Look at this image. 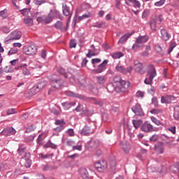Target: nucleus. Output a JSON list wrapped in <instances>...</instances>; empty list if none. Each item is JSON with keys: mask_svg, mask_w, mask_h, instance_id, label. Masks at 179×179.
<instances>
[{"mask_svg": "<svg viewBox=\"0 0 179 179\" xmlns=\"http://www.w3.org/2000/svg\"><path fill=\"white\" fill-rule=\"evenodd\" d=\"M157 139H159V136L155 134L150 137V141H151V142H156Z\"/></svg>", "mask_w": 179, "mask_h": 179, "instance_id": "56", "label": "nucleus"}, {"mask_svg": "<svg viewBox=\"0 0 179 179\" xmlns=\"http://www.w3.org/2000/svg\"><path fill=\"white\" fill-rule=\"evenodd\" d=\"M141 131L145 134H149V132H155L156 128H155L152 124L149 123V122L146 121L141 125Z\"/></svg>", "mask_w": 179, "mask_h": 179, "instance_id": "4", "label": "nucleus"}, {"mask_svg": "<svg viewBox=\"0 0 179 179\" xmlns=\"http://www.w3.org/2000/svg\"><path fill=\"white\" fill-rule=\"evenodd\" d=\"M179 106H176L175 108H174V113H173V118L175 120H176L177 121L179 120Z\"/></svg>", "mask_w": 179, "mask_h": 179, "instance_id": "35", "label": "nucleus"}, {"mask_svg": "<svg viewBox=\"0 0 179 179\" xmlns=\"http://www.w3.org/2000/svg\"><path fill=\"white\" fill-rule=\"evenodd\" d=\"M57 71L60 75H64V78H68V73L65 72V69L60 68Z\"/></svg>", "mask_w": 179, "mask_h": 179, "instance_id": "47", "label": "nucleus"}, {"mask_svg": "<svg viewBox=\"0 0 179 179\" xmlns=\"http://www.w3.org/2000/svg\"><path fill=\"white\" fill-rule=\"evenodd\" d=\"M97 83H99V85H104L106 83V77L103 76H99L96 77Z\"/></svg>", "mask_w": 179, "mask_h": 179, "instance_id": "32", "label": "nucleus"}, {"mask_svg": "<svg viewBox=\"0 0 179 179\" xmlns=\"http://www.w3.org/2000/svg\"><path fill=\"white\" fill-rule=\"evenodd\" d=\"M176 43H171L167 50L168 54H171V52L173 51V50H174V48H176Z\"/></svg>", "mask_w": 179, "mask_h": 179, "instance_id": "43", "label": "nucleus"}, {"mask_svg": "<svg viewBox=\"0 0 179 179\" xmlns=\"http://www.w3.org/2000/svg\"><path fill=\"white\" fill-rule=\"evenodd\" d=\"M20 68L22 71V75H24L25 76H29V75H30V71L27 69V65L22 64L20 67L17 68V69H19Z\"/></svg>", "mask_w": 179, "mask_h": 179, "instance_id": "22", "label": "nucleus"}, {"mask_svg": "<svg viewBox=\"0 0 179 179\" xmlns=\"http://www.w3.org/2000/svg\"><path fill=\"white\" fill-rule=\"evenodd\" d=\"M106 22H96L94 25V27H97L98 29H101L103 27H106Z\"/></svg>", "mask_w": 179, "mask_h": 179, "instance_id": "40", "label": "nucleus"}, {"mask_svg": "<svg viewBox=\"0 0 179 179\" xmlns=\"http://www.w3.org/2000/svg\"><path fill=\"white\" fill-rule=\"evenodd\" d=\"M155 150L157 153L163 154L164 153V145L163 143L159 142L155 145Z\"/></svg>", "mask_w": 179, "mask_h": 179, "instance_id": "17", "label": "nucleus"}, {"mask_svg": "<svg viewBox=\"0 0 179 179\" xmlns=\"http://www.w3.org/2000/svg\"><path fill=\"white\" fill-rule=\"evenodd\" d=\"M53 19H54V17L50 13L45 18V24H48L49 23H51V22H52Z\"/></svg>", "mask_w": 179, "mask_h": 179, "instance_id": "42", "label": "nucleus"}, {"mask_svg": "<svg viewBox=\"0 0 179 179\" xmlns=\"http://www.w3.org/2000/svg\"><path fill=\"white\" fill-rule=\"evenodd\" d=\"M85 83H86V80H85L84 78L78 79V86H80V87H84Z\"/></svg>", "mask_w": 179, "mask_h": 179, "instance_id": "45", "label": "nucleus"}, {"mask_svg": "<svg viewBox=\"0 0 179 179\" xmlns=\"http://www.w3.org/2000/svg\"><path fill=\"white\" fill-rule=\"evenodd\" d=\"M170 37H171V35L169 34L166 29H161V38L164 41H168V40H170Z\"/></svg>", "mask_w": 179, "mask_h": 179, "instance_id": "16", "label": "nucleus"}, {"mask_svg": "<svg viewBox=\"0 0 179 179\" xmlns=\"http://www.w3.org/2000/svg\"><path fill=\"white\" fill-rule=\"evenodd\" d=\"M50 13L52 16L53 19H54V17H57V19H59L61 17L59 11H58L57 10H50Z\"/></svg>", "mask_w": 179, "mask_h": 179, "instance_id": "34", "label": "nucleus"}, {"mask_svg": "<svg viewBox=\"0 0 179 179\" xmlns=\"http://www.w3.org/2000/svg\"><path fill=\"white\" fill-rule=\"evenodd\" d=\"M147 78L144 80L145 85H152L153 79L157 76V73L156 72V67L152 64L150 65L147 72Z\"/></svg>", "mask_w": 179, "mask_h": 179, "instance_id": "1", "label": "nucleus"}, {"mask_svg": "<svg viewBox=\"0 0 179 179\" xmlns=\"http://www.w3.org/2000/svg\"><path fill=\"white\" fill-rule=\"evenodd\" d=\"M101 62V59L99 58L92 59V64H93V65H94V64H100Z\"/></svg>", "mask_w": 179, "mask_h": 179, "instance_id": "59", "label": "nucleus"}, {"mask_svg": "<svg viewBox=\"0 0 179 179\" xmlns=\"http://www.w3.org/2000/svg\"><path fill=\"white\" fill-rule=\"evenodd\" d=\"M1 134L6 136H10V135H15V134H16V130L13 127H7L4 129Z\"/></svg>", "mask_w": 179, "mask_h": 179, "instance_id": "15", "label": "nucleus"}, {"mask_svg": "<svg viewBox=\"0 0 179 179\" xmlns=\"http://www.w3.org/2000/svg\"><path fill=\"white\" fill-rule=\"evenodd\" d=\"M137 43H140V44H143L145 43H148L149 41V36H140L136 38Z\"/></svg>", "mask_w": 179, "mask_h": 179, "instance_id": "21", "label": "nucleus"}, {"mask_svg": "<svg viewBox=\"0 0 179 179\" xmlns=\"http://www.w3.org/2000/svg\"><path fill=\"white\" fill-rule=\"evenodd\" d=\"M131 110L136 115H138L139 117H142L145 115V113H143V110L142 109V107L141 106V104L136 103L134 106L131 108Z\"/></svg>", "mask_w": 179, "mask_h": 179, "instance_id": "9", "label": "nucleus"}, {"mask_svg": "<svg viewBox=\"0 0 179 179\" xmlns=\"http://www.w3.org/2000/svg\"><path fill=\"white\" fill-rule=\"evenodd\" d=\"M83 110V106L79 104L74 110L73 111H76L77 113H80Z\"/></svg>", "mask_w": 179, "mask_h": 179, "instance_id": "55", "label": "nucleus"}, {"mask_svg": "<svg viewBox=\"0 0 179 179\" xmlns=\"http://www.w3.org/2000/svg\"><path fill=\"white\" fill-rule=\"evenodd\" d=\"M121 89H124L125 90H128L129 89V86H131V83L128 81L122 80L120 82Z\"/></svg>", "mask_w": 179, "mask_h": 179, "instance_id": "28", "label": "nucleus"}, {"mask_svg": "<svg viewBox=\"0 0 179 179\" xmlns=\"http://www.w3.org/2000/svg\"><path fill=\"white\" fill-rule=\"evenodd\" d=\"M131 36H132V34H124L120 38V40L117 42V44H124V43L127 42V40H128V38H129V37H131Z\"/></svg>", "mask_w": 179, "mask_h": 179, "instance_id": "20", "label": "nucleus"}, {"mask_svg": "<svg viewBox=\"0 0 179 179\" xmlns=\"http://www.w3.org/2000/svg\"><path fill=\"white\" fill-rule=\"evenodd\" d=\"M36 87L38 89L39 91H41V89H44V87H45V82L43 81L38 83V84L36 85Z\"/></svg>", "mask_w": 179, "mask_h": 179, "instance_id": "44", "label": "nucleus"}, {"mask_svg": "<svg viewBox=\"0 0 179 179\" xmlns=\"http://www.w3.org/2000/svg\"><path fill=\"white\" fill-rule=\"evenodd\" d=\"M122 149L124 152V153H129V150H131V145L129 144H124L122 145Z\"/></svg>", "mask_w": 179, "mask_h": 179, "instance_id": "39", "label": "nucleus"}, {"mask_svg": "<svg viewBox=\"0 0 179 179\" xmlns=\"http://www.w3.org/2000/svg\"><path fill=\"white\" fill-rule=\"evenodd\" d=\"M145 96V92L142 91H138L136 92V96L137 97H143Z\"/></svg>", "mask_w": 179, "mask_h": 179, "instance_id": "62", "label": "nucleus"}, {"mask_svg": "<svg viewBox=\"0 0 179 179\" xmlns=\"http://www.w3.org/2000/svg\"><path fill=\"white\" fill-rule=\"evenodd\" d=\"M24 23L27 26L31 27L33 24V19L30 17H25L24 19Z\"/></svg>", "mask_w": 179, "mask_h": 179, "instance_id": "37", "label": "nucleus"}, {"mask_svg": "<svg viewBox=\"0 0 179 179\" xmlns=\"http://www.w3.org/2000/svg\"><path fill=\"white\" fill-rule=\"evenodd\" d=\"M78 17V13H76V15L73 18V22H75V23L81 22V20H84V19H87L89 17H92V13H87L85 14H83L82 16H79L78 18H76Z\"/></svg>", "mask_w": 179, "mask_h": 179, "instance_id": "14", "label": "nucleus"}, {"mask_svg": "<svg viewBox=\"0 0 179 179\" xmlns=\"http://www.w3.org/2000/svg\"><path fill=\"white\" fill-rule=\"evenodd\" d=\"M149 24H150V29H151V30H152V31H156V30H157L156 19H152L150 21Z\"/></svg>", "mask_w": 179, "mask_h": 179, "instance_id": "25", "label": "nucleus"}, {"mask_svg": "<svg viewBox=\"0 0 179 179\" xmlns=\"http://www.w3.org/2000/svg\"><path fill=\"white\" fill-rule=\"evenodd\" d=\"M80 174L81 176V177L85 179V178H87V176L89 175V173H87V170H86V169L85 168H82L80 169Z\"/></svg>", "mask_w": 179, "mask_h": 179, "instance_id": "31", "label": "nucleus"}, {"mask_svg": "<svg viewBox=\"0 0 179 179\" xmlns=\"http://www.w3.org/2000/svg\"><path fill=\"white\" fill-rule=\"evenodd\" d=\"M7 115H11L12 114H16L17 111L15 108H10L7 110Z\"/></svg>", "mask_w": 179, "mask_h": 179, "instance_id": "49", "label": "nucleus"}, {"mask_svg": "<svg viewBox=\"0 0 179 179\" xmlns=\"http://www.w3.org/2000/svg\"><path fill=\"white\" fill-rule=\"evenodd\" d=\"M76 103L75 102H64L62 103V106L64 107V110H69L71 107L75 106Z\"/></svg>", "mask_w": 179, "mask_h": 179, "instance_id": "27", "label": "nucleus"}, {"mask_svg": "<svg viewBox=\"0 0 179 179\" xmlns=\"http://www.w3.org/2000/svg\"><path fill=\"white\" fill-rule=\"evenodd\" d=\"M112 58L114 59H118V58H121V57H124V54L121 52H117L111 55Z\"/></svg>", "mask_w": 179, "mask_h": 179, "instance_id": "36", "label": "nucleus"}, {"mask_svg": "<svg viewBox=\"0 0 179 179\" xmlns=\"http://www.w3.org/2000/svg\"><path fill=\"white\" fill-rule=\"evenodd\" d=\"M115 69L117 72H120V73H123V75H127V73H129V75H131L132 72V69H134V67H132V66H129L127 69H125L124 66L117 64L115 66Z\"/></svg>", "mask_w": 179, "mask_h": 179, "instance_id": "7", "label": "nucleus"}, {"mask_svg": "<svg viewBox=\"0 0 179 179\" xmlns=\"http://www.w3.org/2000/svg\"><path fill=\"white\" fill-rule=\"evenodd\" d=\"M45 1L44 0H34V3H35V5H43V3H45Z\"/></svg>", "mask_w": 179, "mask_h": 179, "instance_id": "57", "label": "nucleus"}, {"mask_svg": "<svg viewBox=\"0 0 179 179\" xmlns=\"http://www.w3.org/2000/svg\"><path fill=\"white\" fill-rule=\"evenodd\" d=\"M17 51H19V50L16 48H11L8 52V55H13V54H16Z\"/></svg>", "mask_w": 179, "mask_h": 179, "instance_id": "50", "label": "nucleus"}, {"mask_svg": "<svg viewBox=\"0 0 179 179\" xmlns=\"http://www.w3.org/2000/svg\"><path fill=\"white\" fill-rule=\"evenodd\" d=\"M51 80V86L55 89H62L65 85V81L61 79L55 78V76L50 78Z\"/></svg>", "mask_w": 179, "mask_h": 179, "instance_id": "2", "label": "nucleus"}, {"mask_svg": "<svg viewBox=\"0 0 179 179\" xmlns=\"http://www.w3.org/2000/svg\"><path fill=\"white\" fill-rule=\"evenodd\" d=\"M55 29H57L58 30H61L62 31H66V29L62 27V21H57L55 24Z\"/></svg>", "mask_w": 179, "mask_h": 179, "instance_id": "29", "label": "nucleus"}, {"mask_svg": "<svg viewBox=\"0 0 179 179\" xmlns=\"http://www.w3.org/2000/svg\"><path fill=\"white\" fill-rule=\"evenodd\" d=\"M100 146V141L99 140H92L88 143V150L93 151Z\"/></svg>", "mask_w": 179, "mask_h": 179, "instance_id": "12", "label": "nucleus"}, {"mask_svg": "<svg viewBox=\"0 0 179 179\" xmlns=\"http://www.w3.org/2000/svg\"><path fill=\"white\" fill-rule=\"evenodd\" d=\"M66 132L69 135V136H75V131H73V130L72 129H69Z\"/></svg>", "mask_w": 179, "mask_h": 179, "instance_id": "61", "label": "nucleus"}, {"mask_svg": "<svg viewBox=\"0 0 179 179\" xmlns=\"http://www.w3.org/2000/svg\"><path fill=\"white\" fill-rule=\"evenodd\" d=\"M150 120L154 122V124H155V125H157L158 127L160 125H163V123H162L160 120H157V118L153 116L150 117Z\"/></svg>", "mask_w": 179, "mask_h": 179, "instance_id": "38", "label": "nucleus"}, {"mask_svg": "<svg viewBox=\"0 0 179 179\" xmlns=\"http://www.w3.org/2000/svg\"><path fill=\"white\" fill-rule=\"evenodd\" d=\"M65 94H66V96H69V97H76L77 99H82V95H79L71 91H66Z\"/></svg>", "mask_w": 179, "mask_h": 179, "instance_id": "26", "label": "nucleus"}, {"mask_svg": "<svg viewBox=\"0 0 179 179\" xmlns=\"http://www.w3.org/2000/svg\"><path fill=\"white\" fill-rule=\"evenodd\" d=\"M177 98L172 95H166L163 96L161 98V103L162 104H171V103H176Z\"/></svg>", "mask_w": 179, "mask_h": 179, "instance_id": "6", "label": "nucleus"}, {"mask_svg": "<svg viewBox=\"0 0 179 179\" xmlns=\"http://www.w3.org/2000/svg\"><path fill=\"white\" fill-rule=\"evenodd\" d=\"M64 128V127L62 125L56 127L55 130L56 131V132H61V131H63Z\"/></svg>", "mask_w": 179, "mask_h": 179, "instance_id": "64", "label": "nucleus"}, {"mask_svg": "<svg viewBox=\"0 0 179 179\" xmlns=\"http://www.w3.org/2000/svg\"><path fill=\"white\" fill-rule=\"evenodd\" d=\"M94 132V130L92 129V127L89 125H85L81 130L80 134L84 136H89V135H92Z\"/></svg>", "mask_w": 179, "mask_h": 179, "instance_id": "10", "label": "nucleus"}, {"mask_svg": "<svg viewBox=\"0 0 179 179\" xmlns=\"http://www.w3.org/2000/svg\"><path fill=\"white\" fill-rule=\"evenodd\" d=\"M113 80L115 82V83H120L121 82H122V80H121V77H120L119 76H116L114 77Z\"/></svg>", "mask_w": 179, "mask_h": 179, "instance_id": "51", "label": "nucleus"}, {"mask_svg": "<svg viewBox=\"0 0 179 179\" xmlns=\"http://www.w3.org/2000/svg\"><path fill=\"white\" fill-rule=\"evenodd\" d=\"M34 129H36V126H34V125H31V126H29V127H27V128L26 129L25 132H26L27 134H30V132H32V131H34Z\"/></svg>", "mask_w": 179, "mask_h": 179, "instance_id": "46", "label": "nucleus"}, {"mask_svg": "<svg viewBox=\"0 0 179 179\" xmlns=\"http://www.w3.org/2000/svg\"><path fill=\"white\" fill-rule=\"evenodd\" d=\"M6 41H10L12 40H20L22 38V31L19 30L13 31L8 36Z\"/></svg>", "mask_w": 179, "mask_h": 179, "instance_id": "5", "label": "nucleus"}, {"mask_svg": "<svg viewBox=\"0 0 179 179\" xmlns=\"http://www.w3.org/2000/svg\"><path fill=\"white\" fill-rule=\"evenodd\" d=\"M164 2H166V0H160L159 1H157L155 3V6H162V5H164Z\"/></svg>", "mask_w": 179, "mask_h": 179, "instance_id": "54", "label": "nucleus"}, {"mask_svg": "<svg viewBox=\"0 0 179 179\" xmlns=\"http://www.w3.org/2000/svg\"><path fill=\"white\" fill-rule=\"evenodd\" d=\"M94 167L99 171H103V170H106L107 169V162L103 160L99 161L95 163Z\"/></svg>", "mask_w": 179, "mask_h": 179, "instance_id": "13", "label": "nucleus"}, {"mask_svg": "<svg viewBox=\"0 0 179 179\" xmlns=\"http://www.w3.org/2000/svg\"><path fill=\"white\" fill-rule=\"evenodd\" d=\"M135 71L136 72L141 73V75H143V73H145V71H143V65H142V63L135 66Z\"/></svg>", "mask_w": 179, "mask_h": 179, "instance_id": "30", "label": "nucleus"}, {"mask_svg": "<svg viewBox=\"0 0 179 179\" xmlns=\"http://www.w3.org/2000/svg\"><path fill=\"white\" fill-rule=\"evenodd\" d=\"M132 124L135 128V129H138V128H141L143 124V122L142 120H132Z\"/></svg>", "mask_w": 179, "mask_h": 179, "instance_id": "23", "label": "nucleus"}, {"mask_svg": "<svg viewBox=\"0 0 179 179\" xmlns=\"http://www.w3.org/2000/svg\"><path fill=\"white\" fill-rule=\"evenodd\" d=\"M141 47V43H138V41H136V43L132 46V49L134 50V51H136V50H138V48Z\"/></svg>", "mask_w": 179, "mask_h": 179, "instance_id": "48", "label": "nucleus"}, {"mask_svg": "<svg viewBox=\"0 0 179 179\" xmlns=\"http://www.w3.org/2000/svg\"><path fill=\"white\" fill-rule=\"evenodd\" d=\"M22 159L24 162V166L26 167V169H30V167L31 166V160H30V155L27 157L23 156Z\"/></svg>", "mask_w": 179, "mask_h": 179, "instance_id": "19", "label": "nucleus"}, {"mask_svg": "<svg viewBox=\"0 0 179 179\" xmlns=\"http://www.w3.org/2000/svg\"><path fill=\"white\" fill-rule=\"evenodd\" d=\"M6 9L0 11L1 17H2L3 19H6Z\"/></svg>", "mask_w": 179, "mask_h": 179, "instance_id": "53", "label": "nucleus"}, {"mask_svg": "<svg viewBox=\"0 0 179 179\" xmlns=\"http://www.w3.org/2000/svg\"><path fill=\"white\" fill-rule=\"evenodd\" d=\"M38 92H40L38 88L36 86H34L29 90V94L30 96H34V94H37Z\"/></svg>", "mask_w": 179, "mask_h": 179, "instance_id": "33", "label": "nucleus"}, {"mask_svg": "<svg viewBox=\"0 0 179 179\" xmlns=\"http://www.w3.org/2000/svg\"><path fill=\"white\" fill-rule=\"evenodd\" d=\"M40 57L43 59H45V49H43L40 52Z\"/></svg>", "mask_w": 179, "mask_h": 179, "instance_id": "58", "label": "nucleus"}, {"mask_svg": "<svg viewBox=\"0 0 179 179\" xmlns=\"http://www.w3.org/2000/svg\"><path fill=\"white\" fill-rule=\"evenodd\" d=\"M17 152H18L19 155H20V156H22L23 155L26 157H27V156H30V154H29V153L27 154L26 152V147L23 144H20L19 145V148L17 150Z\"/></svg>", "mask_w": 179, "mask_h": 179, "instance_id": "18", "label": "nucleus"}, {"mask_svg": "<svg viewBox=\"0 0 179 179\" xmlns=\"http://www.w3.org/2000/svg\"><path fill=\"white\" fill-rule=\"evenodd\" d=\"M23 52L27 55H36L37 54V46L35 45H27L23 48Z\"/></svg>", "mask_w": 179, "mask_h": 179, "instance_id": "3", "label": "nucleus"}, {"mask_svg": "<svg viewBox=\"0 0 179 179\" xmlns=\"http://www.w3.org/2000/svg\"><path fill=\"white\" fill-rule=\"evenodd\" d=\"M70 48H76V42L75 40H71L70 42Z\"/></svg>", "mask_w": 179, "mask_h": 179, "instance_id": "60", "label": "nucleus"}, {"mask_svg": "<svg viewBox=\"0 0 179 179\" xmlns=\"http://www.w3.org/2000/svg\"><path fill=\"white\" fill-rule=\"evenodd\" d=\"M62 11L64 16H69L67 21V26L69 25V22H71V17H72V13L69 10V7L66 4L62 5Z\"/></svg>", "mask_w": 179, "mask_h": 179, "instance_id": "11", "label": "nucleus"}, {"mask_svg": "<svg viewBox=\"0 0 179 179\" xmlns=\"http://www.w3.org/2000/svg\"><path fill=\"white\" fill-rule=\"evenodd\" d=\"M152 48L150 47V45L145 46V50L140 53L141 57H149V54Z\"/></svg>", "mask_w": 179, "mask_h": 179, "instance_id": "24", "label": "nucleus"}, {"mask_svg": "<svg viewBox=\"0 0 179 179\" xmlns=\"http://www.w3.org/2000/svg\"><path fill=\"white\" fill-rule=\"evenodd\" d=\"M107 64H108V60L105 59L101 64L98 66V68L96 69H93L92 72L96 74L104 72L107 68Z\"/></svg>", "mask_w": 179, "mask_h": 179, "instance_id": "8", "label": "nucleus"}, {"mask_svg": "<svg viewBox=\"0 0 179 179\" xmlns=\"http://www.w3.org/2000/svg\"><path fill=\"white\" fill-rule=\"evenodd\" d=\"M134 8H141V3L138 1L137 0H135L134 2Z\"/></svg>", "mask_w": 179, "mask_h": 179, "instance_id": "63", "label": "nucleus"}, {"mask_svg": "<svg viewBox=\"0 0 179 179\" xmlns=\"http://www.w3.org/2000/svg\"><path fill=\"white\" fill-rule=\"evenodd\" d=\"M4 72L6 73H12V72H13V69H12V67L6 66L4 68Z\"/></svg>", "mask_w": 179, "mask_h": 179, "instance_id": "52", "label": "nucleus"}, {"mask_svg": "<svg viewBox=\"0 0 179 179\" xmlns=\"http://www.w3.org/2000/svg\"><path fill=\"white\" fill-rule=\"evenodd\" d=\"M55 125L62 126L64 127V125L66 124V122H65V120L63 119L62 120H57L55 122Z\"/></svg>", "mask_w": 179, "mask_h": 179, "instance_id": "41", "label": "nucleus"}]
</instances>
